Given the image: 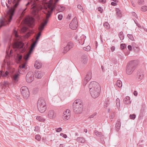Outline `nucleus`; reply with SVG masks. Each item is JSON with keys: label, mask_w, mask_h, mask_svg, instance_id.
<instances>
[{"label": "nucleus", "mask_w": 147, "mask_h": 147, "mask_svg": "<svg viewBox=\"0 0 147 147\" xmlns=\"http://www.w3.org/2000/svg\"><path fill=\"white\" fill-rule=\"evenodd\" d=\"M67 46L70 49L73 47H74V44L72 42H70L68 43Z\"/></svg>", "instance_id": "2f4dec72"}, {"label": "nucleus", "mask_w": 147, "mask_h": 147, "mask_svg": "<svg viewBox=\"0 0 147 147\" xmlns=\"http://www.w3.org/2000/svg\"><path fill=\"white\" fill-rule=\"evenodd\" d=\"M92 98H95L98 97L100 94V86L98 82L92 81Z\"/></svg>", "instance_id": "7ed1b4c3"}, {"label": "nucleus", "mask_w": 147, "mask_h": 147, "mask_svg": "<svg viewBox=\"0 0 147 147\" xmlns=\"http://www.w3.org/2000/svg\"><path fill=\"white\" fill-rule=\"evenodd\" d=\"M63 18V16L62 15H59L58 16V18L59 20H62Z\"/></svg>", "instance_id": "864d4df0"}, {"label": "nucleus", "mask_w": 147, "mask_h": 147, "mask_svg": "<svg viewBox=\"0 0 147 147\" xmlns=\"http://www.w3.org/2000/svg\"><path fill=\"white\" fill-rule=\"evenodd\" d=\"M120 46L121 49L123 50L124 49L125 47H126V45L125 44H121Z\"/></svg>", "instance_id": "de8ad7c7"}, {"label": "nucleus", "mask_w": 147, "mask_h": 147, "mask_svg": "<svg viewBox=\"0 0 147 147\" xmlns=\"http://www.w3.org/2000/svg\"><path fill=\"white\" fill-rule=\"evenodd\" d=\"M23 44L21 42H15L13 45V47L15 49V51L18 49L22 53L26 51L25 48H23Z\"/></svg>", "instance_id": "0eeeda50"}, {"label": "nucleus", "mask_w": 147, "mask_h": 147, "mask_svg": "<svg viewBox=\"0 0 147 147\" xmlns=\"http://www.w3.org/2000/svg\"><path fill=\"white\" fill-rule=\"evenodd\" d=\"M127 36L132 41L134 40V38L132 34H128L127 35Z\"/></svg>", "instance_id": "58836bf2"}, {"label": "nucleus", "mask_w": 147, "mask_h": 147, "mask_svg": "<svg viewBox=\"0 0 147 147\" xmlns=\"http://www.w3.org/2000/svg\"><path fill=\"white\" fill-rule=\"evenodd\" d=\"M21 93L24 98L27 99L29 96V92L26 86H22L21 88Z\"/></svg>", "instance_id": "6e6552de"}, {"label": "nucleus", "mask_w": 147, "mask_h": 147, "mask_svg": "<svg viewBox=\"0 0 147 147\" xmlns=\"http://www.w3.org/2000/svg\"><path fill=\"white\" fill-rule=\"evenodd\" d=\"M115 49V47L114 46H112L111 48V50L113 52L114 51Z\"/></svg>", "instance_id": "13d9d810"}, {"label": "nucleus", "mask_w": 147, "mask_h": 147, "mask_svg": "<svg viewBox=\"0 0 147 147\" xmlns=\"http://www.w3.org/2000/svg\"><path fill=\"white\" fill-rule=\"evenodd\" d=\"M28 28L26 27H23L21 28V32L23 33L25 32L27 30Z\"/></svg>", "instance_id": "a19ab883"}, {"label": "nucleus", "mask_w": 147, "mask_h": 147, "mask_svg": "<svg viewBox=\"0 0 147 147\" xmlns=\"http://www.w3.org/2000/svg\"><path fill=\"white\" fill-rule=\"evenodd\" d=\"M37 107L38 110L41 113H43L46 110V104L44 99L40 98L37 102Z\"/></svg>", "instance_id": "423d86ee"}, {"label": "nucleus", "mask_w": 147, "mask_h": 147, "mask_svg": "<svg viewBox=\"0 0 147 147\" xmlns=\"http://www.w3.org/2000/svg\"><path fill=\"white\" fill-rule=\"evenodd\" d=\"M70 49L68 47L66 46L64 47V49L63 52L64 53H65L68 51Z\"/></svg>", "instance_id": "37998d69"}, {"label": "nucleus", "mask_w": 147, "mask_h": 147, "mask_svg": "<svg viewBox=\"0 0 147 147\" xmlns=\"http://www.w3.org/2000/svg\"><path fill=\"white\" fill-rule=\"evenodd\" d=\"M130 98L129 96H127L124 99L123 101L124 103L126 104H129L131 103L130 100Z\"/></svg>", "instance_id": "5701e85b"}, {"label": "nucleus", "mask_w": 147, "mask_h": 147, "mask_svg": "<svg viewBox=\"0 0 147 147\" xmlns=\"http://www.w3.org/2000/svg\"><path fill=\"white\" fill-rule=\"evenodd\" d=\"M99 2L101 3H105L106 0H98Z\"/></svg>", "instance_id": "6e6d98bb"}, {"label": "nucleus", "mask_w": 147, "mask_h": 147, "mask_svg": "<svg viewBox=\"0 0 147 147\" xmlns=\"http://www.w3.org/2000/svg\"><path fill=\"white\" fill-rule=\"evenodd\" d=\"M21 0H13V3H15V5L13 6V7L14 8H16L17 7L18 5H19V2L21 1Z\"/></svg>", "instance_id": "a878e982"}, {"label": "nucleus", "mask_w": 147, "mask_h": 147, "mask_svg": "<svg viewBox=\"0 0 147 147\" xmlns=\"http://www.w3.org/2000/svg\"><path fill=\"white\" fill-rule=\"evenodd\" d=\"M141 10L143 11H146L147 10V6H143L142 7Z\"/></svg>", "instance_id": "ea45409f"}, {"label": "nucleus", "mask_w": 147, "mask_h": 147, "mask_svg": "<svg viewBox=\"0 0 147 147\" xmlns=\"http://www.w3.org/2000/svg\"><path fill=\"white\" fill-rule=\"evenodd\" d=\"M88 81H86V80H85V79L84 80V84L85 85H86V84L87 83V82H88Z\"/></svg>", "instance_id": "338daca9"}, {"label": "nucleus", "mask_w": 147, "mask_h": 147, "mask_svg": "<svg viewBox=\"0 0 147 147\" xmlns=\"http://www.w3.org/2000/svg\"><path fill=\"white\" fill-rule=\"evenodd\" d=\"M132 14L133 16H134L136 18L137 15L136 13L134 12H132Z\"/></svg>", "instance_id": "e2e57ef3"}, {"label": "nucleus", "mask_w": 147, "mask_h": 147, "mask_svg": "<svg viewBox=\"0 0 147 147\" xmlns=\"http://www.w3.org/2000/svg\"><path fill=\"white\" fill-rule=\"evenodd\" d=\"M78 26V22H77V18L76 17H75L71 22L69 24L70 28L73 29H76Z\"/></svg>", "instance_id": "9b49d317"}, {"label": "nucleus", "mask_w": 147, "mask_h": 147, "mask_svg": "<svg viewBox=\"0 0 147 147\" xmlns=\"http://www.w3.org/2000/svg\"><path fill=\"white\" fill-rule=\"evenodd\" d=\"M36 119L40 121L43 122L45 121V119L41 116H38L36 117Z\"/></svg>", "instance_id": "72a5a7b5"}, {"label": "nucleus", "mask_w": 147, "mask_h": 147, "mask_svg": "<svg viewBox=\"0 0 147 147\" xmlns=\"http://www.w3.org/2000/svg\"><path fill=\"white\" fill-rule=\"evenodd\" d=\"M137 61L133 60L130 61L126 66V72L128 75L131 74L135 69V67L137 65Z\"/></svg>", "instance_id": "20e7f679"}, {"label": "nucleus", "mask_w": 147, "mask_h": 147, "mask_svg": "<svg viewBox=\"0 0 147 147\" xmlns=\"http://www.w3.org/2000/svg\"><path fill=\"white\" fill-rule=\"evenodd\" d=\"M48 116L51 119H54L56 116V114L53 110H50L48 112Z\"/></svg>", "instance_id": "2eb2a0df"}, {"label": "nucleus", "mask_w": 147, "mask_h": 147, "mask_svg": "<svg viewBox=\"0 0 147 147\" xmlns=\"http://www.w3.org/2000/svg\"><path fill=\"white\" fill-rule=\"evenodd\" d=\"M138 3L140 5L144 4V0H139L138 1Z\"/></svg>", "instance_id": "c03bdc74"}, {"label": "nucleus", "mask_w": 147, "mask_h": 147, "mask_svg": "<svg viewBox=\"0 0 147 147\" xmlns=\"http://www.w3.org/2000/svg\"><path fill=\"white\" fill-rule=\"evenodd\" d=\"M77 7L79 9H80L82 12H84V11L83 10L82 7L81 6V5H78L77 6Z\"/></svg>", "instance_id": "a18cd8bd"}, {"label": "nucleus", "mask_w": 147, "mask_h": 147, "mask_svg": "<svg viewBox=\"0 0 147 147\" xmlns=\"http://www.w3.org/2000/svg\"><path fill=\"white\" fill-rule=\"evenodd\" d=\"M119 36L121 40H123V39L124 38V36L122 32H121L119 33Z\"/></svg>", "instance_id": "473e14b6"}, {"label": "nucleus", "mask_w": 147, "mask_h": 147, "mask_svg": "<svg viewBox=\"0 0 147 147\" xmlns=\"http://www.w3.org/2000/svg\"><path fill=\"white\" fill-rule=\"evenodd\" d=\"M44 73L41 71H37L35 72L34 75L36 77L40 78L43 76Z\"/></svg>", "instance_id": "6ab92c4d"}, {"label": "nucleus", "mask_w": 147, "mask_h": 147, "mask_svg": "<svg viewBox=\"0 0 147 147\" xmlns=\"http://www.w3.org/2000/svg\"><path fill=\"white\" fill-rule=\"evenodd\" d=\"M9 74V72L7 71H6L4 73L3 75V77H6Z\"/></svg>", "instance_id": "8fccbe9b"}, {"label": "nucleus", "mask_w": 147, "mask_h": 147, "mask_svg": "<svg viewBox=\"0 0 147 147\" xmlns=\"http://www.w3.org/2000/svg\"><path fill=\"white\" fill-rule=\"evenodd\" d=\"M116 105L117 109L119 110L120 107V99L117 98L116 100Z\"/></svg>", "instance_id": "393cba45"}, {"label": "nucleus", "mask_w": 147, "mask_h": 147, "mask_svg": "<svg viewBox=\"0 0 147 147\" xmlns=\"http://www.w3.org/2000/svg\"><path fill=\"white\" fill-rule=\"evenodd\" d=\"M73 108L75 113L76 114L81 113L83 109L82 101L80 99L76 100L73 103Z\"/></svg>", "instance_id": "f03ea898"}, {"label": "nucleus", "mask_w": 147, "mask_h": 147, "mask_svg": "<svg viewBox=\"0 0 147 147\" xmlns=\"http://www.w3.org/2000/svg\"><path fill=\"white\" fill-rule=\"evenodd\" d=\"M94 133L96 135L98 136H103L102 133L101 132H99L97 131H94Z\"/></svg>", "instance_id": "c9c22d12"}, {"label": "nucleus", "mask_w": 147, "mask_h": 147, "mask_svg": "<svg viewBox=\"0 0 147 147\" xmlns=\"http://www.w3.org/2000/svg\"><path fill=\"white\" fill-rule=\"evenodd\" d=\"M104 26L106 28L109 29L110 28L108 22H105L104 24Z\"/></svg>", "instance_id": "e433bc0d"}, {"label": "nucleus", "mask_w": 147, "mask_h": 147, "mask_svg": "<svg viewBox=\"0 0 147 147\" xmlns=\"http://www.w3.org/2000/svg\"><path fill=\"white\" fill-rule=\"evenodd\" d=\"M70 112V111L69 109H67L64 112L63 117L64 120L67 121L69 119L71 114Z\"/></svg>", "instance_id": "f8f14e48"}, {"label": "nucleus", "mask_w": 147, "mask_h": 147, "mask_svg": "<svg viewBox=\"0 0 147 147\" xmlns=\"http://www.w3.org/2000/svg\"><path fill=\"white\" fill-rule=\"evenodd\" d=\"M22 58V55H20L18 57V60L19 61Z\"/></svg>", "instance_id": "69168bd1"}, {"label": "nucleus", "mask_w": 147, "mask_h": 147, "mask_svg": "<svg viewBox=\"0 0 147 147\" xmlns=\"http://www.w3.org/2000/svg\"><path fill=\"white\" fill-rule=\"evenodd\" d=\"M47 19L44 23H42L39 27L38 29L40 31V32L38 33L37 36H39V37L41 35V32L43 30L44 27L46 25L47 23L48 22Z\"/></svg>", "instance_id": "4468645a"}, {"label": "nucleus", "mask_w": 147, "mask_h": 147, "mask_svg": "<svg viewBox=\"0 0 147 147\" xmlns=\"http://www.w3.org/2000/svg\"><path fill=\"white\" fill-rule=\"evenodd\" d=\"M42 66V64L41 62L39 61H36L35 64L34 66L37 69H39Z\"/></svg>", "instance_id": "4be33fe9"}, {"label": "nucleus", "mask_w": 147, "mask_h": 147, "mask_svg": "<svg viewBox=\"0 0 147 147\" xmlns=\"http://www.w3.org/2000/svg\"><path fill=\"white\" fill-rule=\"evenodd\" d=\"M128 48L130 51L132 50V46L130 45H129L128 46Z\"/></svg>", "instance_id": "052dcab7"}, {"label": "nucleus", "mask_w": 147, "mask_h": 147, "mask_svg": "<svg viewBox=\"0 0 147 147\" xmlns=\"http://www.w3.org/2000/svg\"><path fill=\"white\" fill-rule=\"evenodd\" d=\"M77 141L79 142L84 143L85 142V140L84 138L82 137H78L77 139Z\"/></svg>", "instance_id": "bb28decb"}, {"label": "nucleus", "mask_w": 147, "mask_h": 147, "mask_svg": "<svg viewBox=\"0 0 147 147\" xmlns=\"http://www.w3.org/2000/svg\"><path fill=\"white\" fill-rule=\"evenodd\" d=\"M91 47L90 46L88 45L86 47H84L83 48V49L86 51H88L90 50Z\"/></svg>", "instance_id": "4c0bfd02"}, {"label": "nucleus", "mask_w": 147, "mask_h": 147, "mask_svg": "<svg viewBox=\"0 0 147 147\" xmlns=\"http://www.w3.org/2000/svg\"><path fill=\"white\" fill-rule=\"evenodd\" d=\"M46 1V0H34L33 2L32 1L30 3L28 2L26 6H27L31 3L32 4L31 6L32 14L34 16H36L37 15L39 11L42 8L41 5L43 3L42 1Z\"/></svg>", "instance_id": "f257e3e1"}, {"label": "nucleus", "mask_w": 147, "mask_h": 147, "mask_svg": "<svg viewBox=\"0 0 147 147\" xmlns=\"http://www.w3.org/2000/svg\"><path fill=\"white\" fill-rule=\"evenodd\" d=\"M144 75L143 71H142L139 70L138 71L136 78L139 80H140L143 78Z\"/></svg>", "instance_id": "f3484780"}, {"label": "nucleus", "mask_w": 147, "mask_h": 147, "mask_svg": "<svg viewBox=\"0 0 147 147\" xmlns=\"http://www.w3.org/2000/svg\"><path fill=\"white\" fill-rule=\"evenodd\" d=\"M26 81L28 82H31L34 80V75L32 72H29L26 76Z\"/></svg>", "instance_id": "ddd939ff"}, {"label": "nucleus", "mask_w": 147, "mask_h": 147, "mask_svg": "<svg viewBox=\"0 0 147 147\" xmlns=\"http://www.w3.org/2000/svg\"><path fill=\"white\" fill-rule=\"evenodd\" d=\"M134 94L135 96H136L138 95V92L137 91H134Z\"/></svg>", "instance_id": "bf43d9fd"}, {"label": "nucleus", "mask_w": 147, "mask_h": 147, "mask_svg": "<svg viewBox=\"0 0 147 147\" xmlns=\"http://www.w3.org/2000/svg\"><path fill=\"white\" fill-rule=\"evenodd\" d=\"M91 82H90V84L89 86V88L90 89V94H91V88H92V84H91Z\"/></svg>", "instance_id": "5fc2aeb1"}, {"label": "nucleus", "mask_w": 147, "mask_h": 147, "mask_svg": "<svg viewBox=\"0 0 147 147\" xmlns=\"http://www.w3.org/2000/svg\"><path fill=\"white\" fill-rule=\"evenodd\" d=\"M13 35L15 37L17 38L16 39L19 40V37L18 34L17 32L15 30H14L13 32Z\"/></svg>", "instance_id": "7c9ffc66"}, {"label": "nucleus", "mask_w": 147, "mask_h": 147, "mask_svg": "<svg viewBox=\"0 0 147 147\" xmlns=\"http://www.w3.org/2000/svg\"><path fill=\"white\" fill-rule=\"evenodd\" d=\"M116 11L117 16L119 17H121V14L120 10L118 8H116Z\"/></svg>", "instance_id": "f704fd0d"}, {"label": "nucleus", "mask_w": 147, "mask_h": 147, "mask_svg": "<svg viewBox=\"0 0 147 147\" xmlns=\"http://www.w3.org/2000/svg\"><path fill=\"white\" fill-rule=\"evenodd\" d=\"M136 117V115L135 114H133L132 115H129V117L130 119H134Z\"/></svg>", "instance_id": "79ce46f5"}, {"label": "nucleus", "mask_w": 147, "mask_h": 147, "mask_svg": "<svg viewBox=\"0 0 147 147\" xmlns=\"http://www.w3.org/2000/svg\"><path fill=\"white\" fill-rule=\"evenodd\" d=\"M19 75L18 74H16L14 75L13 76V80L15 83H16L18 81Z\"/></svg>", "instance_id": "412c9836"}, {"label": "nucleus", "mask_w": 147, "mask_h": 147, "mask_svg": "<svg viewBox=\"0 0 147 147\" xmlns=\"http://www.w3.org/2000/svg\"><path fill=\"white\" fill-rule=\"evenodd\" d=\"M98 11L100 13H102L103 11V9L100 7H99L98 8Z\"/></svg>", "instance_id": "603ef678"}, {"label": "nucleus", "mask_w": 147, "mask_h": 147, "mask_svg": "<svg viewBox=\"0 0 147 147\" xmlns=\"http://www.w3.org/2000/svg\"><path fill=\"white\" fill-rule=\"evenodd\" d=\"M27 7L25 9H24L20 13H21V16L23 17L24 16V12L25 11V10L27 9Z\"/></svg>", "instance_id": "49530a36"}, {"label": "nucleus", "mask_w": 147, "mask_h": 147, "mask_svg": "<svg viewBox=\"0 0 147 147\" xmlns=\"http://www.w3.org/2000/svg\"><path fill=\"white\" fill-rule=\"evenodd\" d=\"M117 86L119 88H121L122 86V82L120 80H117Z\"/></svg>", "instance_id": "c756f323"}, {"label": "nucleus", "mask_w": 147, "mask_h": 147, "mask_svg": "<svg viewBox=\"0 0 147 147\" xmlns=\"http://www.w3.org/2000/svg\"><path fill=\"white\" fill-rule=\"evenodd\" d=\"M59 0H55V4H56ZM55 4L52 7V9L51 11H48L46 13V19H48L51 15V12H52L53 9H55Z\"/></svg>", "instance_id": "a211bd4d"}, {"label": "nucleus", "mask_w": 147, "mask_h": 147, "mask_svg": "<svg viewBox=\"0 0 147 147\" xmlns=\"http://www.w3.org/2000/svg\"><path fill=\"white\" fill-rule=\"evenodd\" d=\"M88 59L87 55H83L81 57V60L82 62L84 64H86L87 62Z\"/></svg>", "instance_id": "aec40b11"}, {"label": "nucleus", "mask_w": 147, "mask_h": 147, "mask_svg": "<svg viewBox=\"0 0 147 147\" xmlns=\"http://www.w3.org/2000/svg\"><path fill=\"white\" fill-rule=\"evenodd\" d=\"M8 84V82L6 81H4L3 83V84L4 86H6V85H7Z\"/></svg>", "instance_id": "0e129e2a"}, {"label": "nucleus", "mask_w": 147, "mask_h": 147, "mask_svg": "<svg viewBox=\"0 0 147 147\" xmlns=\"http://www.w3.org/2000/svg\"><path fill=\"white\" fill-rule=\"evenodd\" d=\"M60 147H66L67 146L65 145H64V146H63V145H62L61 144H60Z\"/></svg>", "instance_id": "774afa93"}, {"label": "nucleus", "mask_w": 147, "mask_h": 147, "mask_svg": "<svg viewBox=\"0 0 147 147\" xmlns=\"http://www.w3.org/2000/svg\"><path fill=\"white\" fill-rule=\"evenodd\" d=\"M25 66V64H22L19 67L20 68H22V69L24 68Z\"/></svg>", "instance_id": "3c124183"}, {"label": "nucleus", "mask_w": 147, "mask_h": 147, "mask_svg": "<svg viewBox=\"0 0 147 147\" xmlns=\"http://www.w3.org/2000/svg\"><path fill=\"white\" fill-rule=\"evenodd\" d=\"M35 139L38 140L39 141L40 140V137L39 135H37L35 136Z\"/></svg>", "instance_id": "09e8293b"}, {"label": "nucleus", "mask_w": 147, "mask_h": 147, "mask_svg": "<svg viewBox=\"0 0 147 147\" xmlns=\"http://www.w3.org/2000/svg\"><path fill=\"white\" fill-rule=\"evenodd\" d=\"M57 9L58 11H59V12L63 11L65 9L64 7L62 5L59 6L58 7H57Z\"/></svg>", "instance_id": "c85d7f7f"}, {"label": "nucleus", "mask_w": 147, "mask_h": 147, "mask_svg": "<svg viewBox=\"0 0 147 147\" xmlns=\"http://www.w3.org/2000/svg\"><path fill=\"white\" fill-rule=\"evenodd\" d=\"M25 23L29 27L32 28L35 25V20L33 18L29 17L25 19Z\"/></svg>", "instance_id": "1a4fd4ad"}, {"label": "nucleus", "mask_w": 147, "mask_h": 147, "mask_svg": "<svg viewBox=\"0 0 147 147\" xmlns=\"http://www.w3.org/2000/svg\"><path fill=\"white\" fill-rule=\"evenodd\" d=\"M91 72H88L85 78V80L87 81H89L90 80L91 78Z\"/></svg>", "instance_id": "b1692460"}, {"label": "nucleus", "mask_w": 147, "mask_h": 147, "mask_svg": "<svg viewBox=\"0 0 147 147\" xmlns=\"http://www.w3.org/2000/svg\"><path fill=\"white\" fill-rule=\"evenodd\" d=\"M111 4V5L113 6H115L117 5V3L114 2H112Z\"/></svg>", "instance_id": "680f3d73"}, {"label": "nucleus", "mask_w": 147, "mask_h": 147, "mask_svg": "<svg viewBox=\"0 0 147 147\" xmlns=\"http://www.w3.org/2000/svg\"><path fill=\"white\" fill-rule=\"evenodd\" d=\"M36 42V41H35L32 45L30 51L26 55H25L24 56V58L25 61H26L28 60V58L29 57L30 54L31 53V51L33 50V49L35 47V45Z\"/></svg>", "instance_id": "dca6fc26"}, {"label": "nucleus", "mask_w": 147, "mask_h": 147, "mask_svg": "<svg viewBox=\"0 0 147 147\" xmlns=\"http://www.w3.org/2000/svg\"><path fill=\"white\" fill-rule=\"evenodd\" d=\"M62 130V129L61 127H59L57 128L56 131L57 132H59Z\"/></svg>", "instance_id": "4d7b16f0"}, {"label": "nucleus", "mask_w": 147, "mask_h": 147, "mask_svg": "<svg viewBox=\"0 0 147 147\" xmlns=\"http://www.w3.org/2000/svg\"><path fill=\"white\" fill-rule=\"evenodd\" d=\"M86 36L82 34L77 35L75 37V39L79 45H82L84 43Z\"/></svg>", "instance_id": "9d476101"}, {"label": "nucleus", "mask_w": 147, "mask_h": 147, "mask_svg": "<svg viewBox=\"0 0 147 147\" xmlns=\"http://www.w3.org/2000/svg\"><path fill=\"white\" fill-rule=\"evenodd\" d=\"M121 126V123L119 121H118L115 125L116 129L117 131L119 130Z\"/></svg>", "instance_id": "cd10ccee"}, {"label": "nucleus", "mask_w": 147, "mask_h": 147, "mask_svg": "<svg viewBox=\"0 0 147 147\" xmlns=\"http://www.w3.org/2000/svg\"><path fill=\"white\" fill-rule=\"evenodd\" d=\"M13 14V12L11 9H9L7 12V16L6 18V19L4 20L2 19L0 20V28L2 26L6 25V23L8 24L10 22Z\"/></svg>", "instance_id": "39448f33"}]
</instances>
